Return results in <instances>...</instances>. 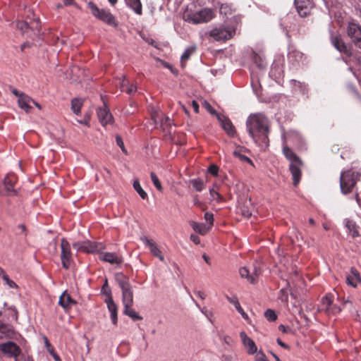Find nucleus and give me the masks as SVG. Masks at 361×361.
Instances as JSON below:
<instances>
[{"label":"nucleus","mask_w":361,"mask_h":361,"mask_svg":"<svg viewBox=\"0 0 361 361\" xmlns=\"http://www.w3.org/2000/svg\"><path fill=\"white\" fill-rule=\"evenodd\" d=\"M208 172L214 176H217L219 173V167L215 164H212L208 168Z\"/></svg>","instance_id":"50"},{"label":"nucleus","mask_w":361,"mask_h":361,"mask_svg":"<svg viewBox=\"0 0 361 361\" xmlns=\"http://www.w3.org/2000/svg\"><path fill=\"white\" fill-rule=\"evenodd\" d=\"M240 338L248 355H254L257 352V347L255 341L245 331L240 333Z\"/></svg>","instance_id":"16"},{"label":"nucleus","mask_w":361,"mask_h":361,"mask_svg":"<svg viewBox=\"0 0 361 361\" xmlns=\"http://www.w3.org/2000/svg\"><path fill=\"white\" fill-rule=\"evenodd\" d=\"M17 178L13 174L7 175L4 178V185L8 192H14V185L16 183Z\"/></svg>","instance_id":"27"},{"label":"nucleus","mask_w":361,"mask_h":361,"mask_svg":"<svg viewBox=\"0 0 361 361\" xmlns=\"http://www.w3.org/2000/svg\"><path fill=\"white\" fill-rule=\"evenodd\" d=\"M1 313L0 312V315ZM20 334L9 324L4 322L0 319V339L17 340Z\"/></svg>","instance_id":"11"},{"label":"nucleus","mask_w":361,"mask_h":361,"mask_svg":"<svg viewBox=\"0 0 361 361\" xmlns=\"http://www.w3.org/2000/svg\"><path fill=\"white\" fill-rule=\"evenodd\" d=\"M41 25L39 20H33L30 23V32L32 33V36L36 35L40 30Z\"/></svg>","instance_id":"41"},{"label":"nucleus","mask_w":361,"mask_h":361,"mask_svg":"<svg viewBox=\"0 0 361 361\" xmlns=\"http://www.w3.org/2000/svg\"><path fill=\"white\" fill-rule=\"evenodd\" d=\"M331 43L334 47L340 52L345 54L346 55L350 54V50L346 44L343 42L340 35H336L331 37Z\"/></svg>","instance_id":"21"},{"label":"nucleus","mask_w":361,"mask_h":361,"mask_svg":"<svg viewBox=\"0 0 361 361\" xmlns=\"http://www.w3.org/2000/svg\"><path fill=\"white\" fill-rule=\"evenodd\" d=\"M101 292L102 294L107 296V298H112L111 296V290L109 286L107 279H105V281L102 287Z\"/></svg>","instance_id":"44"},{"label":"nucleus","mask_w":361,"mask_h":361,"mask_svg":"<svg viewBox=\"0 0 361 361\" xmlns=\"http://www.w3.org/2000/svg\"><path fill=\"white\" fill-rule=\"evenodd\" d=\"M195 51H196L195 46H192V47L186 49V50L184 51V53L181 56V63H182L183 67L184 66L183 63L190 59V56L193 53H195Z\"/></svg>","instance_id":"39"},{"label":"nucleus","mask_w":361,"mask_h":361,"mask_svg":"<svg viewBox=\"0 0 361 361\" xmlns=\"http://www.w3.org/2000/svg\"><path fill=\"white\" fill-rule=\"evenodd\" d=\"M264 317L269 322H274L277 319L275 312L271 309H268L264 312Z\"/></svg>","instance_id":"45"},{"label":"nucleus","mask_w":361,"mask_h":361,"mask_svg":"<svg viewBox=\"0 0 361 361\" xmlns=\"http://www.w3.org/2000/svg\"><path fill=\"white\" fill-rule=\"evenodd\" d=\"M0 353L6 357L14 358L15 361H19L18 357L22 350L16 343L8 341L0 343Z\"/></svg>","instance_id":"8"},{"label":"nucleus","mask_w":361,"mask_h":361,"mask_svg":"<svg viewBox=\"0 0 361 361\" xmlns=\"http://www.w3.org/2000/svg\"><path fill=\"white\" fill-rule=\"evenodd\" d=\"M88 8L91 11L92 14L97 18L109 25H117L115 17L109 12V11L100 9L95 4L91 1L88 3Z\"/></svg>","instance_id":"4"},{"label":"nucleus","mask_w":361,"mask_h":361,"mask_svg":"<svg viewBox=\"0 0 361 361\" xmlns=\"http://www.w3.org/2000/svg\"><path fill=\"white\" fill-rule=\"evenodd\" d=\"M217 118L227 135L233 137L236 133V130L231 121L224 114H217Z\"/></svg>","instance_id":"15"},{"label":"nucleus","mask_w":361,"mask_h":361,"mask_svg":"<svg viewBox=\"0 0 361 361\" xmlns=\"http://www.w3.org/2000/svg\"><path fill=\"white\" fill-rule=\"evenodd\" d=\"M203 106L212 115L219 114L216 111L212 106V105L207 101H204L203 103Z\"/></svg>","instance_id":"49"},{"label":"nucleus","mask_w":361,"mask_h":361,"mask_svg":"<svg viewBox=\"0 0 361 361\" xmlns=\"http://www.w3.org/2000/svg\"><path fill=\"white\" fill-rule=\"evenodd\" d=\"M351 272L353 276H348L346 277V281L348 284L355 287L357 283L360 281V274L357 271L353 268L351 269Z\"/></svg>","instance_id":"32"},{"label":"nucleus","mask_w":361,"mask_h":361,"mask_svg":"<svg viewBox=\"0 0 361 361\" xmlns=\"http://www.w3.org/2000/svg\"><path fill=\"white\" fill-rule=\"evenodd\" d=\"M255 361H267V357L266 356V355L264 354V353L259 350H257V352L255 353Z\"/></svg>","instance_id":"46"},{"label":"nucleus","mask_w":361,"mask_h":361,"mask_svg":"<svg viewBox=\"0 0 361 361\" xmlns=\"http://www.w3.org/2000/svg\"><path fill=\"white\" fill-rule=\"evenodd\" d=\"M288 57L293 61H300L302 60L303 54L298 50L292 49L288 52Z\"/></svg>","instance_id":"40"},{"label":"nucleus","mask_w":361,"mask_h":361,"mask_svg":"<svg viewBox=\"0 0 361 361\" xmlns=\"http://www.w3.org/2000/svg\"><path fill=\"white\" fill-rule=\"evenodd\" d=\"M73 247L79 252L88 254L99 253L101 250L104 249L102 243L89 240L75 242L73 244Z\"/></svg>","instance_id":"7"},{"label":"nucleus","mask_w":361,"mask_h":361,"mask_svg":"<svg viewBox=\"0 0 361 361\" xmlns=\"http://www.w3.org/2000/svg\"><path fill=\"white\" fill-rule=\"evenodd\" d=\"M334 296L327 293L322 299L319 307V312H324L327 315H336L341 311V308L334 303Z\"/></svg>","instance_id":"6"},{"label":"nucleus","mask_w":361,"mask_h":361,"mask_svg":"<svg viewBox=\"0 0 361 361\" xmlns=\"http://www.w3.org/2000/svg\"><path fill=\"white\" fill-rule=\"evenodd\" d=\"M55 361H61L60 357L55 352H50Z\"/></svg>","instance_id":"63"},{"label":"nucleus","mask_w":361,"mask_h":361,"mask_svg":"<svg viewBox=\"0 0 361 361\" xmlns=\"http://www.w3.org/2000/svg\"><path fill=\"white\" fill-rule=\"evenodd\" d=\"M123 313L129 316L134 321L142 319V317H140L133 309H132V306H124Z\"/></svg>","instance_id":"36"},{"label":"nucleus","mask_w":361,"mask_h":361,"mask_svg":"<svg viewBox=\"0 0 361 361\" xmlns=\"http://www.w3.org/2000/svg\"><path fill=\"white\" fill-rule=\"evenodd\" d=\"M3 280L6 283V284L11 288H18L17 284L12 280H11L7 274H4Z\"/></svg>","instance_id":"48"},{"label":"nucleus","mask_w":361,"mask_h":361,"mask_svg":"<svg viewBox=\"0 0 361 361\" xmlns=\"http://www.w3.org/2000/svg\"><path fill=\"white\" fill-rule=\"evenodd\" d=\"M295 5L298 14L301 17H305L310 13L314 6L310 0H295Z\"/></svg>","instance_id":"14"},{"label":"nucleus","mask_w":361,"mask_h":361,"mask_svg":"<svg viewBox=\"0 0 361 361\" xmlns=\"http://www.w3.org/2000/svg\"><path fill=\"white\" fill-rule=\"evenodd\" d=\"M16 27L22 34H27L30 37H32V33L30 32V23L26 21H18L16 23Z\"/></svg>","instance_id":"33"},{"label":"nucleus","mask_w":361,"mask_h":361,"mask_svg":"<svg viewBox=\"0 0 361 361\" xmlns=\"http://www.w3.org/2000/svg\"><path fill=\"white\" fill-rule=\"evenodd\" d=\"M98 119L102 126L111 123L113 121V116L109 110L106 107H99L97 110Z\"/></svg>","instance_id":"18"},{"label":"nucleus","mask_w":361,"mask_h":361,"mask_svg":"<svg viewBox=\"0 0 361 361\" xmlns=\"http://www.w3.org/2000/svg\"><path fill=\"white\" fill-rule=\"evenodd\" d=\"M82 106V100L78 98H74L71 100V110L78 116L80 114L81 107Z\"/></svg>","instance_id":"34"},{"label":"nucleus","mask_w":361,"mask_h":361,"mask_svg":"<svg viewBox=\"0 0 361 361\" xmlns=\"http://www.w3.org/2000/svg\"><path fill=\"white\" fill-rule=\"evenodd\" d=\"M347 31L355 45L361 49V26L355 23H349Z\"/></svg>","instance_id":"12"},{"label":"nucleus","mask_w":361,"mask_h":361,"mask_svg":"<svg viewBox=\"0 0 361 361\" xmlns=\"http://www.w3.org/2000/svg\"><path fill=\"white\" fill-rule=\"evenodd\" d=\"M214 17L211 8H203L197 12L186 11L183 13V20L192 24L204 23L210 21Z\"/></svg>","instance_id":"3"},{"label":"nucleus","mask_w":361,"mask_h":361,"mask_svg":"<svg viewBox=\"0 0 361 361\" xmlns=\"http://www.w3.org/2000/svg\"><path fill=\"white\" fill-rule=\"evenodd\" d=\"M116 144L121 149V150L123 152L126 153V150L124 147V143H123V139L119 135H116Z\"/></svg>","instance_id":"52"},{"label":"nucleus","mask_w":361,"mask_h":361,"mask_svg":"<svg viewBox=\"0 0 361 361\" xmlns=\"http://www.w3.org/2000/svg\"><path fill=\"white\" fill-rule=\"evenodd\" d=\"M283 154L289 161V170L292 175L293 184L297 186L302 177V167L303 162L301 159L286 145H283Z\"/></svg>","instance_id":"2"},{"label":"nucleus","mask_w":361,"mask_h":361,"mask_svg":"<svg viewBox=\"0 0 361 361\" xmlns=\"http://www.w3.org/2000/svg\"><path fill=\"white\" fill-rule=\"evenodd\" d=\"M235 10V9L233 8L232 4L225 3L221 4L219 6L220 14L226 17H228L229 16L232 15Z\"/></svg>","instance_id":"28"},{"label":"nucleus","mask_w":361,"mask_h":361,"mask_svg":"<svg viewBox=\"0 0 361 361\" xmlns=\"http://www.w3.org/2000/svg\"><path fill=\"white\" fill-rule=\"evenodd\" d=\"M75 304L76 301L73 300L69 294L66 293V292H63L59 298V305L65 310H67L72 305Z\"/></svg>","instance_id":"23"},{"label":"nucleus","mask_w":361,"mask_h":361,"mask_svg":"<svg viewBox=\"0 0 361 361\" xmlns=\"http://www.w3.org/2000/svg\"><path fill=\"white\" fill-rule=\"evenodd\" d=\"M201 311L211 321L210 317L212 316V312L205 308H203Z\"/></svg>","instance_id":"58"},{"label":"nucleus","mask_w":361,"mask_h":361,"mask_svg":"<svg viewBox=\"0 0 361 361\" xmlns=\"http://www.w3.org/2000/svg\"><path fill=\"white\" fill-rule=\"evenodd\" d=\"M191 226L194 231L199 233L200 235H205L210 229V226H207L204 224L202 223L200 224L192 221Z\"/></svg>","instance_id":"30"},{"label":"nucleus","mask_w":361,"mask_h":361,"mask_svg":"<svg viewBox=\"0 0 361 361\" xmlns=\"http://www.w3.org/2000/svg\"><path fill=\"white\" fill-rule=\"evenodd\" d=\"M218 186L216 184H214L213 188L209 190V194L213 200H216L218 202H223V196L217 191Z\"/></svg>","instance_id":"37"},{"label":"nucleus","mask_w":361,"mask_h":361,"mask_svg":"<svg viewBox=\"0 0 361 361\" xmlns=\"http://www.w3.org/2000/svg\"><path fill=\"white\" fill-rule=\"evenodd\" d=\"M99 258L100 260L109 262L111 264H120L123 262L122 257L114 252H102L100 251Z\"/></svg>","instance_id":"19"},{"label":"nucleus","mask_w":361,"mask_h":361,"mask_svg":"<svg viewBox=\"0 0 361 361\" xmlns=\"http://www.w3.org/2000/svg\"><path fill=\"white\" fill-rule=\"evenodd\" d=\"M195 294L197 297L200 298L202 300H204L205 298V294L202 291H200V290L195 291Z\"/></svg>","instance_id":"62"},{"label":"nucleus","mask_w":361,"mask_h":361,"mask_svg":"<svg viewBox=\"0 0 361 361\" xmlns=\"http://www.w3.org/2000/svg\"><path fill=\"white\" fill-rule=\"evenodd\" d=\"M142 241L145 245L149 247L150 252L154 257L159 258L162 262L164 260V257L161 253V251L153 240L145 238L142 239Z\"/></svg>","instance_id":"20"},{"label":"nucleus","mask_w":361,"mask_h":361,"mask_svg":"<svg viewBox=\"0 0 361 361\" xmlns=\"http://www.w3.org/2000/svg\"><path fill=\"white\" fill-rule=\"evenodd\" d=\"M151 180L154 185V187L160 192L162 191L163 187L160 180H159L157 176L154 172H151L150 173Z\"/></svg>","instance_id":"43"},{"label":"nucleus","mask_w":361,"mask_h":361,"mask_svg":"<svg viewBox=\"0 0 361 361\" xmlns=\"http://www.w3.org/2000/svg\"><path fill=\"white\" fill-rule=\"evenodd\" d=\"M136 90H137V87L135 85H134L133 84L128 83V85L127 86L126 90H124V92H126L128 94H130L135 92L136 91Z\"/></svg>","instance_id":"54"},{"label":"nucleus","mask_w":361,"mask_h":361,"mask_svg":"<svg viewBox=\"0 0 361 361\" xmlns=\"http://www.w3.org/2000/svg\"><path fill=\"white\" fill-rule=\"evenodd\" d=\"M192 106L195 113H199V104L196 101L194 100L192 102Z\"/></svg>","instance_id":"61"},{"label":"nucleus","mask_w":361,"mask_h":361,"mask_svg":"<svg viewBox=\"0 0 361 361\" xmlns=\"http://www.w3.org/2000/svg\"><path fill=\"white\" fill-rule=\"evenodd\" d=\"M116 281L118 282L121 290L130 287L128 279L123 274H118L116 276Z\"/></svg>","instance_id":"31"},{"label":"nucleus","mask_w":361,"mask_h":361,"mask_svg":"<svg viewBox=\"0 0 361 361\" xmlns=\"http://www.w3.org/2000/svg\"><path fill=\"white\" fill-rule=\"evenodd\" d=\"M122 298L123 306H132L133 304V293L132 287L122 290Z\"/></svg>","instance_id":"24"},{"label":"nucleus","mask_w":361,"mask_h":361,"mask_svg":"<svg viewBox=\"0 0 361 361\" xmlns=\"http://www.w3.org/2000/svg\"><path fill=\"white\" fill-rule=\"evenodd\" d=\"M246 126L255 142L262 148H267L269 142L267 117L260 113L251 114L247 119Z\"/></svg>","instance_id":"1"},{"label":"nucleus","mask_w":361,"mask_h":361,"mask_svg":"<svg viewBox=\"0 0 361 361\" xmlns=\"http://www.w3.org/2000/svg\"><path fill=\"white\" fill-rule=\"evenodd\" d=\"M235 34V30L229 27L220 26L214 27L209 32V35L216 41H223L230 39Z\"/></svg>","instance_id":"10"},{"label":"nucleus","mask_w":361,"mask_h":361,"mask_svg":"<svg viewBox=\"0 0 361 361\" xmlns=\"http://www.w3.org/2000/svg\"><path fill=\"white\" fill-rule=\"evenodd\" d=\"M18 104L19 107L27 113L30 112L32 109L31 104H33L37 107L40 109V105L27 94H24L20 98H19L18 99Z\"/></svg>","instance_id":"17"},{"label":"nucleus","mask_w":361,"mask_h":361,"mask_svg":"<svg viewBox=\"0 0 361 361\" xmlns=\"http://www.w3.org/2000/svg\"><path fill=\"white\" fill-rule=\"evenodd\" d=\"M226 299L228 300V301L230 303H231V304H233L234 305V307H235L236 310L242 315V317L245 319H248V315L245 312L244 310L240 306V304L237 297L231 298V297L227 295L226 296Z\"/></svg>","instance_id":"26"},{"label":"nucleus","mask_w":361,"mask_h":361,"mask_svg":"<svg viewBox=\"0 0 361 361\" xmlns=\"http://www.w3.org/2000/svg\"><path fill=\"white\" fill-rule=\"evenodd\" d=\"M126 4L137 15L142 13V5L140 0H125Z\"/></svg>","instance_id":"25"},{"label":"nucleus","mask_w":361,"mask_h":361,"mask_svg":"<svg viewBox=\"0 0 361 361\" xmlns=\"http://www.w3.org/2000/svg\"><path fill=\"white\" fill-rule=\"evenodd\" d=\"M192 187L198 192L202 191L204 188V183L202 180L200 178H195L191 180Z\"/></svg>","instance_id":"42"},{"label":"nucleus","mask_w":361,"mask_h":361,"mask_svg":"<svg viewBox=\"0 0 361 361\" xmlns=\"http://www.w3.org/2000/svg\"><path fill=\"white\" fill-rule=\"evenodd\" d=\"M283 72V66L279 62H274L271 68L270 75L275 78H279Z\"/></svg>","instance_id":"29"},{"label":"nucleus","mask_w":361,"mask_h":361,"mask_svg":"<svg viewBox=\"0 0 361 361\" xmlns=\"http://www.w3.org/2000/svg\"><path fill=\"white\" fill-rule=\"evenodd\" d=\"M357 174L350 170L344 171L340 178V186L343 194L350 193L357 183Z\"/></svg>","instance_id":"5"},{"label":"nucleus","mask_w":361,"mask_h":361,"mask_svg":"<svg viewBox=\"0 0 361 361\" xmlns=\"http://www.w3.org/2000/svg\"><path fill=\"white\" fill-rule=\"evenodd\" d=\"M18 228L20 230V233L24 234L25 236L27 235V230H26V227L24 224L18 225Z\"/></svg>","instance_id":"57"},{"label":"nucleus","mask_w":361,"mask_h":361,"mask_svg":"<svg viewBox=\"0 0 361 361\" xmlns=\"http://www.w3.org/2000/svg\"><path fill=\"white\" fill-rule=\"evenodd\" d=\"M109 311L111 313V319L114 324H116L118 322V307L114 302L112 298H106L105 300Z\"/></svg>","instance_id":"22"},{"label":"nucleus","mask_w":361,"mask_h":361,"mask_svg":"<svg viewBox=\"0 0 361 361\" xmlns=\"http://www.w3.org/2000/svg\"><path fill=\"white\" fill-rule=\"evenodd\" d=\"M204 219L209 223L210 227L213 225L214 215L212 213L206 212L204 214Z\"/></svg>","instance_id":"51"},{"label":"nucleus","mask_w":361,"mask_h":361,"mask_svg":"<svg viewBox=\"0 0 361 361\" xmlns=\"http://www.w3.org/2000/svg\"><path fill=\"white\" fill-rule=\"evenodd\" d=\"M276 342L282 348L289 349V346L286 343H283L280 338H277Z\"/></svg>","instance_id":"60"},{"label":"nucleus","mask_w":361,"mask_h":361,"mask_svg":"<svg viewBox=\"0 0 361 361\" xmlns=\"http://www.w3.org/2000/svg\"><path fill=\"white\" fill-rule=\"evenodd\" d=\"M61 260L64 269H68L73 262V253L69 242L66 238L61 240Z\"/></svg>","instance_id":"9"},{"label":"nucleus","mask_w":361,"mask_h":361,"mask_svg":"<svg viewBox=\"0 0 361 361\" xmlns=\"http://www.w3.org/2000/svg\"><path fill=\"white\" fill-rule=\"evenodd\" d=\"M30 47V44L27 42H24L21 46H20V49L22 51H23L26 48H28Z\"/></svg>","instance_id":"64"},{"label":"nucleus","mask_w":361,"mask_h":361,"mask_svg":"<svg viewBox=\"0 0 361 361\" xmlns=\"http://www.w3.org/2000/svg\"><path fill=\"white\" fill-rule=\"evenodd\" d=\"M190 238L196 245H198L200 243L199 236L195 234H191Z\"/></svg>","instance_id":"56"},{"label":"nucleus","mask_w":361,"mask_h":361,"mask_svg":"<svg viewBox=\"0 0 361 361\" xmlns=\"http://www.w3.org/2000/svg\"><path fill=\"white\" fill-rule=\"evenodd\" d=\"M118 80L119 81L117 85H119L121 90L124 92V90H126L129 82L125 76H123L122 78H120Z\"/></svg>","instance_id":"47"},{"label":"nucleus","mask_w":361,"mask_h":361,"mask_svg":"<svg viewBox=\"0 0 361 361\" xmlns=\"http://www.w3.org/2000/svg\"><path fill=\"white\" fill-rule=\"evenodd\" d=\"M133 188L139 194L142 200H147L148 198L147 192L142 189L138 180H134Z\"/></svg>","instance_id":"38"},{"label":"nucleus","mask_w":361,"mask_h":361,"mask_svg":"<svg viewBox=\"0 0 361 361\" xmlns=\"http://www.w3.org/2000/svg\"><path fill=\"white\" fill-rule=\"evenodd\" d=\"M252 60L259 68H265L267 63L265 62L264 58L260 56L259 54L254 52L252 56Z\"/></svg>","instance_id":"35"},{"label":"nucleus","mask_w":361,"mask_h":361,"mask_svg":"<svg viewBox=\"0 0 361 361\" xmlns=\"http://www.w3.org/2000/svg\"><path fill=\"white\" fill-rule=\"evenodd\" d=\"M240 275L242 278L247 279V281L251 283H256L258 280V276L261 274V269L259 267H254L252 271L246 267H241L239 269Z\"/></svg>","instance_id":"13"},{"label":"nucleus","mask_w":361,"mask_h":361,"mask_svg":"<svg viewBox=\"0 0 361 361\" xmlns=\"http://www.w3.org/2000/svg\"><path fill=\"white\" fill-rule=\"evenodd\" d=\"M235 155L236 157H239V159L241 161H245V162L249 163V164H250L252 165L253 164L252 160L249 157H247V156L243 155V154H240L237 153V152H235Z\"/></svg>","instance_id":"53"},{"label":"nucleus","mask_w":361,"mask_h":361,"mask_svg":"<svg viewBox=\"0 0 361 361\" xmlns=\"http://www.w3.org/2000/svg\"><path fill=\"white\" fill-rule=\"evenodd\" d=\"M11 92L15 96L18 97V99L20 98L23 95L25 94V93L20 92L16 89H13Z\"/></svg>","instance_id":"59"},{"label":"nucleus","mask_w":361,"mask_h":361,"mask_svg":"<svg viewBox=\"0 0 361 361\" xmlns=\"http://www.w3.org/2000/svg\"><path fill=\"white\" fill-rule=\"evenodd\" d=\"M224 342L228 345L231 346L233 344V338L229 336H225L224 337Z\"/></svg>","instance_id":"55"}]
</instances>
